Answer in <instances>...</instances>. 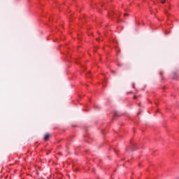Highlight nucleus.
<instances>
[{"label": "nucleus", "instance_id": "f257e3e1", "mask_svg": "<svg viewBox=\"0 0 179 179\" xmlns=\"http://www.w3.org/2000/svg\"><path fill=\"white\" fill-rule=\"evenodd\" d=\"M48 139H50V134H45L44 140L45 141H48Z\"/></svg>", "mask_w": 179, "mask_h": 179}, {"label": "nucleus", "instance_id": "f03ea898", "mask_svg": "<svg viewBox=\"0 0 179 179\" xmlns=\"http://www.w3.org/2000/svg\"><path fill=\"white\" fill-rule=\"evenodd\" d=\"M173 79H178V76L177 75V73H173Z\"/></svg>", "mask_w": 179, "mask_h": 179}, {"label": "nucleus", "instance_id": "7ed1b4c3", "mask_svg": "<svg viewBox=\"0 0 179 179\" xmlns=\"http://www.w3.org/2000/svg\"><path fill=\"white\" fill-rule=\"evenodd\" d=\"M161 3H166V0H162V1H161Z\"/></svg>", "mask_w": 179, "mask_h": 179}, {"label": "nucleus", "instance_id": "20e7f679", "mask_svg": "<svg viewBox=\"0 0 179 179\" xmlns=\"http://www.w3.org/2000/svg\"><path fill=\"white\" fill-rule=\"evenodd\" d=\"M124 16H128V14H124Z\"/></svg>", "mask_w": 179, "mask_h": 179}, {"label": "nucleus", "instance_id": "39448f33", "mask_svg": "<svg viewBox=\"0 0 179 179\" xmlns=\"http://www.w3.org/2000/svg\"><path fill=\"white\" fill-rule=\"evenodd\" d=\"M134 99H136V96H134Z\"/></svg>", "mask_w": 179, "mask_h": 179}, {"label": "nucleus", "instance_id": "423d86ee", "mask_svg": "<svg viewBox=\"0 0 179 179\" xmlns=\"http://www.w3.org/2000/svg\"><path fill=\"white\" fill-rule=\"evenodd\" d=\"M96 40H99V38H96Z\"/></svg>", "mask_w": 179, "mask_h": 179}]
</instances>
